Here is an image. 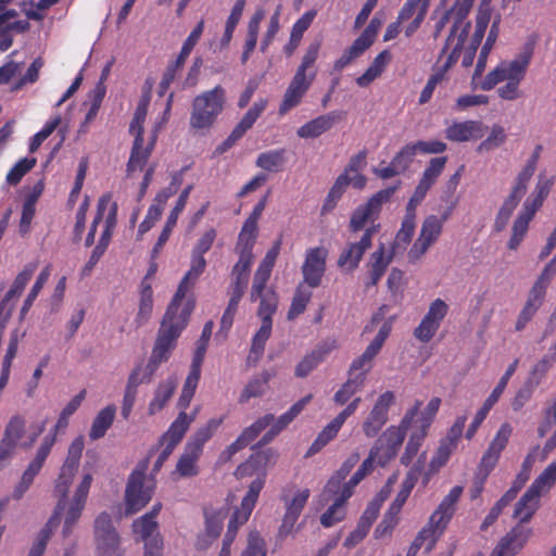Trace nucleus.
<instances>
[{
  "instance_id": "nucleus-24",
  "label": "nucleus",
  "mask_w": 556,
  "mask_h": 556,
  "mask_svg": "<svg viewBox=\"0 0 556 556\" xmlns=\"http://www.w3.org/2000/svg\"><path fill=\"white\" fill-rule=\"evenodd\" d=\"M193 186L192 185H189L187 186L182 191L181 193L179 194V198L176 202V205L174 206V208L172 210L169 216L167 217V220L165 223V226L152 250V256L155 257L159 252L161 251V249L163 248V245L166 243V241L168 240L169 236H170V232L173 230V228L176 226L177 224V219H178V216L179 214L184 211L186 204H187V201H188V198H189V194L192 190Z\"/></svg>"
},
{
  "instance_id": "nucleus-35",
  "label": "nucleus",
  "mask_w": 556,
  "mask_h": 556,
  "mask_svg": "<svg viewBox=\"0 0 556 556\" xmlns=\"http://www.w3.org/2000/svg\"><path fill=\"white\" fill-rule=\"evenodd\" d=\"M455 448L456 446L454 443H451V440H441L434 456L430 460L429 468L425 472V485L429 482L430 477L437 473L440 470V468H442L447 463L452 452Z\"/></svg>"
},
{
  "instance_id": "nucleus-40",
  "label": "nucleus",
  "mask_w": 556,
  "mask_h": 556,
  "mask_svg": "<svg viewBox=\"0 0 556 556\" xmlns=\"http://www.w3.org/2000/svg\"><path fill=\"white\" fill-rule=\"evenodd\" d=\"M491 20V8L490 7H479L476 26L473 35L470 39V43L468 46L469 50L477 51L481 41L484 37L485 30Z\"/></svg>"
},
{
  "instance_id": "nucleus-10",
  "label": "nucleus",
  "mask_w": 556,
  "mask_h": 556,
  "mask_svg": "<svg viewBox=\"0 0 556 556\" xmlns=\"http://www.w3.org/2000/svg\"><path fill=\"white\" fill-rule=\"evenodd\" d=\"M399 185L400 182L378 191L365 204L355 208L350 219V230L352 232L361 231L367 222L374 220L379 215L383 203H387L395 193Z\"/></svg>"
},
{
  "instance_id": "nucleus-47",
  "label": "nucleus",
  "mask_w": 556,
  "mask_h": 556,
  "mask_svg": "<svg viewBox=\"0 0 556 556\" xmlns=\"http://www.w3.org/2000/svg\"><path fill=\"white\" fill-rule=\"evenodd\" d=\"M265 483V476H258L256 479H254L250 485L247 495L242 498L241 502V509H243L242 518L244 519L245 516H250L256 501L258 498V495L264 486Z\"/></svg>"
},
{
  "instance_id": "nucleus-8",
  "label": "nucleus",
  "mask_w": 556,
  "mask_h": 556,
  "mask_svg": "<svg viewBox=\"0 0 556 556\" xmlns=\"http://www.w3.org/2000/svg\"><path fill=\"white\" fill-rule=\"evenodd\" d=\"M94 543L100 556H123L121 538L110 514L103 511L94 520Z\"/></svg>"
},
{
  "instance_id": "nucleus-12",
  "label": "nucleus",
  "mask_w": 556,
  "mask_h": 556,
  "mask_svg": "<svg viewBox=\"0 0 556 556\" xmlns=\"http://www.w3.org/2000/svg\"><path fill=\"white\" fill-rule=\"evenodd\" d=\"M448 214L450 212L445 213L441 219L435 215H429L425 218L420 235L408 252V257L412 261L420 258L437 241L442 231L443 222L447 219Z\"/></svg>"
},
{
  "instance_id": "nucleus-25",
  "label": "nucleus",
  "mask_w": 556,
  "mask_h": 556,
  "mask_svg": "<svg viewBox=\"0 0 556 556\" xmlns=\"http://www.w3.org/2000/svg\"><path fill=\"white\" fill-rule=\"evenodd\" d=\"M484 126L479 121L454 123L445 129V137L451 141L463 142L483 137Z\"/></svg>"
},
{
  "instance_id": "nucleus-52",
  "label": "nucleus",
  "mask_w": 556,
  "mask_h": 556,
  "mask_svg": "<svg viewBox=\"0 0 556 556\" xmlns=\"http://www.w3.org/2000/svg\"><path fill=\"white\" fill-rule=\"evenodd\" d=\"M275 420V416L273 414H266L260 419H257L253 425L245 428L242 433L238 437V439L247 446L250 442H252L265 428L270 426Z\"/></svg>"
},
{
  "instance_id": "nucleus-34",
  "label": "nucleus",
  "mask_w": 556,
  "mask_h": 556,
  "mask_svg": "<svg viewBox=\"0 0 556 556\" xmlns=\"http://www.w3.org/2000/svg\"><path fill=\"white\" fill-rule=\"evenodd\" d=\"M115 413V406L109 405L97 414L89 431V438L91 440H99L105 435L108 429L114 421Z\"/></svg>"
},
{
  "instance_id": "nucleus-50",
  "label": "nucleus",
  "mask_w": 556,
  "mask_h": 556,
  "mask_svg": "<svg viewBox=\"0 0 556 556\" xmlns=\"http://www.w3.org/2000/svg\"><path fill=\"white\" fill-rule=\"evenodd\" d=\"M214 323L212 320H207L203 327L200 339L197 341V348L194 351V355L192 358L191 367L201 369V365L204 359V355L207 350V345L213 332Z\"/></svg>"
},
{
  "instance_id": "nucleus-64",
  "label": "nucleus",
  "mask_w": 556,
  "mask_h": 556,
  "mask_svg": "<svg viewBox=\"0 0 556 556\" xmlns=\"http://www.w3.org/2000/svg\"><path fill=\"white\" fill-rule=\"evenodd\" d=\"M267 548L265 541L258 532H251L248 536V543L240 556H266Z\"/></svg>"
},
{
  "instance_id": "nucleus-36",
  "label": "nucleus",
  "mask_w": 556,
  "mask_h": 556,
  "mask_svg": "<svg viewBox=\"0 0 556 556\" xmlns=\"http://www.w3.org/2000/svg\"><path fill=\"white\" fill-rule=\"evenodd\" d=\"M153 308V291L149 283L143 280L141 282L140 301L135 323L137 328L142 327L151 317Z\"/></svg>"
},
{
  "instance_id": "nucleus-58",
  "label": "nucleus",
  "mask_w": 556,
  "mask_h": 556,
  "mask_svg": "<svg viewBox=\"0 0 556 556\" xmlns=\"http://www.w3.org/2000/svg\"><path fill=\"white\" fill-rule=\"evenodd\" d=\"M375 462L378 463L376 450L369 452L368 457L362 463L352 478L343 484L342 489H349V491L353 492V489L372 470Z\"/></svg>"
},
{
  "instance_id": "nucleus-55",
  "label": "nucleus",
  "mask_w": 556,
  "mask_h": 556,
  "mask_svg": "<svg viewBox=\"0 0 556 556\" xmlns=\"http://www.w3.org/2000/svg\"><path fill=\"white\" fill-rule=\"evenodd\" d=\"M162 363L163 362H161L157 358H154V356L150 355V358H149L147 365L136 366L129 376H135L138 386H140L142 383H149L152 381L153 376L155 375L156 370L159 369V367Z\"/></svg>"
},
{
  "instance_id": "nucleus-4",
  "label": "nucleus",
  "mask_w": 556,
  "mask_h": 556,
  "mask_svg": "<svg viewBox=\"0 0 556 556\" xmlns=\"http://www.w3.org/2000/svg\"><path fill=\"white\" fill-rule=\"evenodd\" d=\"M84 446V438L80 435L75 438L68 447L66 459L61 467V472L58 479L55 480L54 496L58 497V503L52 517L49 519V525H52L53 522L56 523L58 516H61V514L66 509L67 494L79 467Z\"/></svg>"
},
{
  "instance_id": "nucleus-15",
  "label": "nucleus",
  "mask_w": 556,
  "mask_h": 556,
  "mask_svg": "<svg viewBox=\"0 0 556 556\" xmlns=\"http://www.w3.org/2000/svg\"><path fill=\"white\" fill-rule=\"evenodd\" d=\"M91 482L92 476L90 473H86L76 488L73 498L71 502H67V510L65 513L64 526L62 530L64 536H68L72 533L74 526L80 518Z\"/></svg>"
},
{
  "instance_id": "nucleus-18",
  "label": "nucleus",
  "mask_w": 556,
  "mask_h": 556,
  "mask_svg": "<svg viewBox=\"0 0 556 556\" xmlns=\"http://www.w3.org/2000/svg\"><path fill=\"white\" fill-rule=\"evenodd\" d=\"M315 70H312L308 76H303L296 73L294 74L285 92L283 100L279 108V114H286L301 102L303 96L306 93L313 80L315 79Z\"/></svg>"
},
{
  "instance_id": "nucleus-14",
  "label": "nucleus",
  "mask_w": 556,
  "mask_h": 556,
  "mask_svg": "<svg viewBox=\"0 0 556 556\" xmlns=\"http://www.w3.org/2000/svg\"><path fill=\"white\" fill-rule=\"evenodd\" d=\"M395 396L392 391H386L375 402L371 410L364 420L362 428L367 438H374L388 421L389 408L394 404Z\"/></svg>"
},
{
  "instance_id": "nucleus-33",
  "label": "nucleus",
  "mask_w": 556,
  "mask_h": 556,
  "mask_svg": "<svg viewBox=\"0 0 556 556\" xmlns=\"http://www.w3.org/2000/svg\"><path fill=\"white\" fill-rule=\"evenodd\" d=\"M37 268L36 264H28L25 266V268L16 276V278L13 281V285L11 289L7 292L4 298L0 302V308H2L3 312H7L9 307L13 308V305L10 304V301L14 296H18L25 286L28 283L30 278L33 277L35 270Z\"/></svg>"
},
{
  "instance_id": "nucleus-16",
  "label": "nucleus",
  "mask_w": 556,
  "mask_h": 556,
  "mask_svg": "<svg viewBox=\"0 0 556 556\" xmlns=\"http://www.w3.org/2000/svg\"><path fill=\"white\" fill-rule=\"evenodd\" d=\"M54 445V437L46 435L37 450L35 458L29 463L28 467L24 471L20 484L16 486L14 491V497L21 498L23 494L28 490L30 484L33 483L35 477L39 473L40 469L43 466L48 455L51 452L52 446Z\"/></svg>"
},
{
  "instance_id": "nucleus-61",
  "label": "nucleus",
  "mask_w": 556,
  "mask_h": 556,
  "mask_svg": "<svg viewBox=\"0 0 556 556\" xmlns=\"http://www.w3.org/2000/svg\"><path fill=\"white\" fill-rule=\"evenodd\" d=\"M257 222L254 217H248L243 224V227L239 233L238 248H244L247 244L253 250L257 233Z\"/></svg>"
},
{
  "instance_id": "nucleus-54",
  "label": "nucleus",
  "mask_w": 556,
  "mask_h": 556,
  "mask_svg": "<svg viewBox=\"0 0 556 556\" xmlns=\"http://www.w3.org/2000/svg\"><path fill=\"white\" fill-rule=\"evenodd\" d=\"M556 482V460L552 462L541 475L532 482L530 488L538 491L541 496L543 492L549 490Z\"/></svg>"
},
{
  "instance_id": "nucleus-38",
  "label": "nucleus",
  "mask_w": 556,
  "mask_h": 556,
  "mask_svg": "<svg viewBox=\"0 0 556 556\" xmlns=\"http://www.w3.org/2000/svg\"><path fill=\"white\" fill-rule=\"evenodd\" d=\"M365 383V374L358 372L351 376L341 388L334 393L333 401L338 405H344L349 400L358 392Z\"/></svg>"
},
{
  "instance_id": "nucleus-6",
  "label": "nucleus",
  "mask_w": 556,
  "mask_h": 556,
  "mask_svg": "<svg viewBox=\"0 0 556 556\" xmlns=\"http://www.w3.org/2000/svg\"><path fill=\"white\" fill-rule=\"evenodd\" d=\"M157 447H152L144 460L138 464L137 468L130 473L125 491L126 513L135 514L142 509L152 498L153 484H146V470L149 460Z\"/></svg>"
},
{
  "instance_id": "nucleus-29",
  "label": "nucleus",
  "mask_w": 556,
  "mask_h": 556,
  "mask_svg": "<svg viewBox=\"0 0 556 556\" xmlns=\"http://www.w3.org/2000/svg\"><path fill=\"white\" fill-rule=\"evenodd\" d=\"M532 48L527 47L514 60L509 62H502L500 65L504 71L507 80L519 81L523 78L527 67L532 58Z\"/></svg>"
},
{
  "instance_id": "nucleus-5",
  "label": "nucleus",
  "mask_w": 556,
  "mask_h": 556,
  "mask_svg": "<svg viewBox=\"0 0 556 556\" xmlns=\"http://www.w3.org/2000/svg\"><path fill=\"white\" fill-rule=\"evenodd\" d=\"M542 149L543 148L541 144H538L534 148L531 156L527 161V164L525 165L522 170L517 175L515 185L511 188L509 195L504 200L495 217V231L501 232L506 228L513 212L519 204L521 198L525 195L528 182L535 173Z\"/></svg>"
},
{
  "instance_id": "nucleus-3",
  "label": "nucleus",
  "mask_w": 556,
  "mask_h": 556,
  "mask_svg": "<svg viewBox=\"0 0 556 556\" xmlns=\"http://www.w3.org/2000/svg\"><path fill=\"white\" fill-rule=\"evenodd\" d=\"M421 405V401H416L414 406L405 413L397 427H389L378 438L374 446L370 448V451L376 450L378 465L383 467L396 456L401 445L404 442L407 430L410 428L414 419L419 414Z\"/></svg>"
},
{
  "instance_id": "nucleus-37",
  "label": "nucleus",
  "mask_w": 556,
  "mask_h": 556,
  "mask_svg": "<svg viewBox=\"0 0 556 556\" xmlns=\"http://www.w3.org/2000/svg\"><path fill=\"white\" fill-rule=\"evenodd\" d=\"M343 420H340L338 416H336L324 429L318 433L316 440L312 443L308 448L307 454L313 455L318 453L324 446H326L330 441H332L339 430L341 429Z\"/></svg>"
},
{
  "instance_id": "nucleus-56",
  "label": "nucleus",
  "mask_w": 556,
  "mask_h": 556,
  "mask_svg": "<svg viewBox=\"0 0 556 556\" xmlns=\"http://www.w3.org/2000/svg\"><path fill=\"white\" fill-rule=\"evenodd\" d=\"M244 7H245V0H237L236 1L235 5L230 12V15L228 16L227 22H226L225 33L222 38L223 46H227L230 42V40L232 38V34L241 18Z\"/></svg>"
},
{
  "instance_id": "nucleus-59",
  "label": "nucleus",
  "mask_w": 556,
  "mask_h": 556,
  "mask_svg": "<svg viewBox=\"0 0 556 556\" xmlns=\"http://www.w3.org/2000/svg\"><path fill=\"white\" fill-rule=\"evenodd\" d=\"M531 222V218L527 217L526 215L519 213L517 218L514 222L513 229H511V237L508 241V248L510 250H516L519 244L521 243L523 237L526 236L529 227V223Z\"/></svg>"
},
{
  "instance_id": "nucleus-51",
  "label": "nucleus",
  "mask_w": 556,
  "mask_h": 556,
  "mask_svg": "<svg viewBox=\"0 0 556 556\" xmlns=\"http://www.w3.org/2000/svg\"><path fill=\"white\" fill-rule=\"evenodd\" d=\"M260 306L257 315L262 320H271V316L278 307V295L273 288H268L266 292L258 296Z\"/></svg>"
},
{
  "instance_id": "nucleus-9",
  "label": "nucleus",
  "mask_w": 556,
  "mask_h": 556,
  "mask_svg": "<svg viewBox=\"0 0 556 556\" xmlns=\"http://www.w3.org/2000/svg\"><path fill=\"white\" fill-rule=\"evenodd\" d=\"M194 416L195 413L188 415L185 412H180L168 430L162 435L160 445H164V447L153 465V473H156L161 470L163 464L167 460L176 445L184 438L191 422L194 420Z\"/></svg>"
},
{
  "instance_id": "nucleus-48",
  "label": "nucleus",
  "mask_w": 556,
  "mask_h": 556,
  "mask_svg": "<svg viewBox=\"0 0 556 556\" xmlns=\"http://www.w3.org/2000/svg\"><path fill=\"white\" fill-rule=\"evenodd\" d=\"M426 431L415 428L409 435L408 442L405 446V451L400 458V462L404 466H408L413 458L418 454L419 448L427 437Z\"/></svg>"
},
{
  "instance_id": "nucleus-20",
  "label": "nucleus",
  "mask_w": 556,
  "mask_h": 556,
  "mask_svg": "<svg viewBox=\"0 0 556 556\" xmlns=\"http://www.w3.org/2000/svg\"><path fill=\"white\" fill-rule=\"evenodd\" d=\"M327 252L323 248L311 249L302 267L304 282L311 288H316L321 282L326 269Z\"/></svg>"
},
{
  "instance_id": "nucleus-57",
  "label": "nucleus",
  "mask_w": 556,
  "mask_h": 556,
  "mask_svg": "<svg viewBox=\"0 0 556 556\" xmlns=\"http://www.w3.org/2000/svg\"><path fill=\"white\" fill-rule=\"evenodd\" d=\"M271 326L273 320H262L261 328L252 340L250 355H254L256 359L260 358L264 352L265 343L271 333Z\"/></svg>"
},
{
  "instance_id": "nucleus-23",
  "label": "nucleus",
  "mask_w": 556,
  "mask_h": 556,
  "mask_svg": "<svg viewBox=\"0 0 556 556\" xmlns=\"http://www.w3.org/2000/svg\"><path fill=\"white\" fill-rule=\"evenodd\" d=\"M343 117L344 113L341 111L329 112L307 122L298 129L296 134L301 138H316L332 128Z\"/></svg>"
},
{
  "instance_id": "nucleus-11",
  "label": "nucleus",
  "mask_w": 556,
  "mask_h": 556,
  "mask_svg": "<svg viewBox=\"0 0 556 556\" xmlns=\"http://www.w3.org/2000/svg\"><path fill=\"white\" fill-rule=\"evenodd\" d=\"M378 229L379 225L368 227L359 240L348 242L346 247L342 250L338 258V266L348 271L355 270L358 267L365 252L371 247L372 237L378 231Z\"/></svg>"
},
{
  "instance_id": "nucleus-53",
  "label": "nucleus",
  "mask_w": 556,
  "mask_h": 556,
  "mask_svg": "<svg viewBox=\"0 0 556 556\" xmlns=\"http://www.w3.org/2000/svg\"><path fill=\"white\" fill-rule=\"evenodd\" d=\"M275 420V416L273 414H266L260 419H257L253 425L245 428L242 433L238 437V439L247 446L250 442H252L265 428L270 426Z\"/></svg>"
},
{
  "instance_id": "nucleus-30",
  "label": "nucleus",
  "mask_w": 556,
  "mask_h": 556,
  "mask_svg": "<svg viewBox=\"0 0 556 556\" xmlns=\"http://www.w3.org/2000/svg\"><path fill=\"white\" fill-rule=\"evenodd\" d=\"M143 141H144V139L140 137V134L134 140V144L131 148L130 156H129V160L127 163V168H126V173H127L128 177L131 176V174L135 170L143 169L146 163L148 162V160L151 155L153 144H154V139L146 148L143 147Z\"/></svg>"
},
{
  "instance_id": "nucleus-26",
  "label": "nucleus",
  "mask_w": 556,
  "mask_h": 556,
  "mask_svg": "<svg viewBox=\"0 0 556 556\" xmlns=\"http://www.w3.org/2000/svg\"><path fill=\"white\" fill-rule=\"evenodd\" d=\"M513 427L508 422H504L498 429L496 435L490 443L486 452L481 458V465L486 466L489 468H494L496 465L502 451L508 443V440L511 435Z\"/></svg>"
},
{
  "instance_id": "nucleus-17",
  "label": "nucleus",
  "mask_w": 556,
  "mask_h": 556,
  "mask_svg": "<svg viewBox=\"0 0 556 556\" xmlns=\"http://www.w3.org/2000/svg\"><path fill=\"white\" fill-rule=\"evenodd\" d=\"M134 532L144 541V556H162L163 542L157 533V522L150 516L134 521Z\"/></svg>"
},
{
  "instance_id": "nucleus-21",
  "label": "nucleus",
  "mask_w": 556,
  "mask_h": 556,
  "mask_svg": "<svg viewBox=\"0 0 556 556\" xmlns=\"http://www.w3.org/2000/svg\"><path fill=\"white\" fill-rule=\"evenodd\" d=\"M205 267L206 261L203 257V255L192 252L190 269L181 279L177 288V291L174 294L170 302L181 305L182 300L193 289L197 280L199 279L200 275L204 271Z\"/></svg>"
},
{
  "instance_id": "nucleus-45",
  "label": "nucleus",
  "mask_w": 556,
  "mask_h": 556,
  "mask_svg": "<svg viewBox=\"0 0 556 556\" xmlns=\"http://www.w3.org/2000/svg\"><path fill=\"white\" fill-rule=\"evenodd\" d=\"M239 254V260L232 268V276L237 279L249 281L250 267L253 262V252L250 245L247 244L244 248L236 247Z\"/></svg>"
},
{
  "instance_id": "nucleus-1",
  "label": "nucleus",
  "mask_w": 556,
  "mask_h": 556,
  "mask_svg": "<svg viewBox=\"0 0 556 556\" xmlns=\"http://www.w3.org/2000/svg\"><path fill=\"white\" fill-rule=\"evenodd\" d=\"M173 302L166 308L162 318L151 355L159 361L166 363L173 351L176 349L177 340L189 323L194 303L188 300L184 307Z\"/></svg>"
},
{
  "instance_id": "nucleus-13",
  "label": "nucleus",
  "mask_w": 556,
  "mask_h": 556,
  "mask_svg": "<svg viewBox=\"0 0 556 556\" xmlns=\"http://www.w3.org/2000/svg\"><path fill=\"white\" fill-rule=\"evenodd\" d=\"M463 493V486H454L450 493L441 501L437 509L430 516L426 527L433 530V533L440 538L452 519L456 503Z\"/></svg>"
},
{
  "instance_id": "nucleus-46",
  "label": "nucleus",
  "mask_w": 556,
  "mask_h": 556,
  "mask_svg": "<svg viewBox=\"0 0 556 556\" xmlns=\"http://www.w3.org/2000/svg\"><path fill=\"white\" fill-rule=\"evenodd\" d=\"M265 483V476H258L256 479H254L250 485L247 495L242 498L241 502V509H243L242 518L244 519L245 516H250L256 501L258 498V495L264 486Z\"/></svg>"
},
{
  "instance_id": "nucleus-19",
  "label": "nucleus",
  "mask_w": 556,
  "mask_h": 556,
  "mask_svg": "<svg viewBox=\"0 0 556 556\" xmlns=\"http://www.w3.org/2000/svg\"><path fill=\"white\" fill-rule=\"evenodd\" d=\"M531 529L522 526L513 528L493 549L490 556H515L526 545L531 536Z\"/></svg>"
},
{
  "instance_id": "nucleus-27",
  "label": "nucleus",
  "mask_w": 556,
  "mask_h": 556,
  "mask_svg": "<svg viewBox=\"0 0 556 556\" xmlns=\"http://www.w3.org/2000/svg\"><path fill=\"white\" fill-rule=\"evenodd\" d=\"M177 378L170 376L157 384L154 391V396L148 407V413L150 416L155 415L165 407L166 403L173 396L177 388Z\"/></svg>"
},
{
  "instance_id": "nucleus-28",
  "label": "nucleus",
  "mask_w": 556,
  "mask_h": 556,
  "mask_svg": "<svg viewBox=\"0 0 556 556\" xmlns=\"http://www.w3.org/2000/svg\"><path fill=\"white\" fill-rule=\"evenodd\" d=\"M351 496L352 491H349V489H342L341 494L333 498V503L321 515L320 523L326 528H330L343 520L346 515L345 503Z\"/></svg>"
},
{
  "instance_id": "nucleus-31",
  "label": "nucleus",
  "mask_w": 556,
  "mask_h": 556,
  "mask_svg": "<svg viewBox=\"0 0 556 556\" xmlns=\"http://www.w3.org/2000/svg\"><path fill=\"white\" fill-rule=\"evenodd\" d=\"M540 497L538 491H533L529 488L516 503L514 517L518 518L521 523L528 522L539 507Z\"/></svg>"
},
{
  "instance_id": "nucleus-44",
  "label": "nucleus",
  "mask_w": 556,
  "mask_h": 556,
  "mask_svg": "<svg viewBox=\"0 0 556 556\" xmlns=\"http://www.w3.org/2000/svg\"><path fill=\"white\" fill-rule=\"evenodd\" d=\"M283 149L261 153L256 159V166L267 172H279L286 163Z\"/></svg>"
},
{
  "instance_id": "nucleus-62",
  "label": "nucleus",
  "mask_w": 556,
  "mask_h": 556,
  "mask_svg": "<svg viewBox=\"0 0 556 556\" xmlns=\"http://www.w3.org/2000/svg\"><path fill=\"white\" fill-rule=\"evenodd\" d=\"M36 159H22L20 160L8 173L7 182L9 185L15 186L17 185L24 175L30 172L36 165Z\"/></svg>"
},
{
  "instance_id": "nucleus-22",
  "label": "nucleus",
  "mask_w": 556,
  "mask_h": 556,
  "mask_svg": "<svg viewBox=\"0 0 556 556\" xmlns=\"http://www.w3.org/2000/svg\"><path fill=\"white\" fill-rule=\"evenodd\" d=\"M309 497V490L308 489H304L302 491H299L292 500H289L287 498L286 496L283 497V501H285V506H286V514L283 516V519H282V523L279 528V535L280 536H286L288 535L296 520L299 519L307 500Z\"/></svg>"
},
{
  "instance_id": "nucleus-60",
  "label": "nucleus",
  "mask_w": 556,
  "mask_h": 556,
  "mask_svg": "<svg viewBox=\"0 0 556 556\" xmlns=\"http://www.w3.org/2000/svg\"><path fill=\"white\" fill-rule=\"evenodd\" d=\"M312 296L311 291H305L302 288V285H300L294 293V296L292 299L289 312H288V319H294L296 316L302 314L307 303L309 302Z\"/></svg>"
},
{
  "instance_id": "nucleus-41",
  "label": "nucleus",
  "mask_w": 556,
  "mask_h": 556,
  "mask_svg": "<svg viewBox=\"0 0 556 556\" xmlns=\"http://www.w3.org/2000/svg\"><path fill=\"white\" fill-rule=\"evenodd\" d=\"M315 15V11H308L295 22L291 30L289 43L285 48L287 54H291L294 51V49L299 46L303 34L311 26Z\"/></svg>"
},
{
  "instance_id": "nucleus-63",
  "label": "nucleus",
  "mask_w": 556,
  "mask_h": 556,
  "mask_svg": "<svg viewBox=\"0 0 556 556\" xmlns=\"http://www.w3.org/2000/svg\"><path fill=\"white\" fill-rule=\"evenodd\" d=\"M506 141V134L501 125H493L490 136L478 146V152H489Z\"/></svg>"
},
{
  "instance_id": "nucleus-32",
  "label": "nucleus",
  "mask_w": 556,
  "mask_h": 556,
  "mask_svg": "<svg viewBox=\"0 0 556 556\" xmlns=\"http://www.w3.org/2000/svg\"><path fill=\"white\" fill-rule=\"evenodd\" d=\"M544 296L545 294L541 292L540 288H531L528 295V300L516 321L515 328L517 331L522 330L526 327V325L532 319L536 311L542 305Z\"/></svg>"
},
{
  "instance_id": "nucleus-42",
  "label": "nucleus",
  "mask_w": 556,
  "mask_h": 556,
  "mask_svg": "<svg viewBox=\"0 0 556 556\" xmlns=\"http://www.w3.org/2000/svg\"><path fill=\"white\" fill-rule=\"evenodd\" d=\"M498 33H500V18L495 20L492 23L490 31L486 37V40L481 48V51H480V54L478 58V62L476 65L475 74H473V79L477 76H480L482 74V72L484 71L488 55L491 52V50L498 37Z\"/></svg>"
},
{
  "instance_id": "nucleus-39",
  "label": "nucleus",
  "mask_w": 556,
  "mask_h": 556,
  "mask_svg": "<svg viewBox=\"0 0 556 556\" xmlns=\"http://www.w3.org/2000/svg\"><path fill=\"white\" fill-rule=\"evenodd\" d=\"M223 419H210L204 426L199 428L193 435L189 439L187 446L202 453L203 445L208 441L217 428L220 426Z\"/></svg>"
},
{
  "instance_id": "nucleus-7",
  "label": "nucleus",
  "mask_w": 556,
  "mask_h": 556,
  "mask_svg": "<svg viewBox=\"0 0 556 556\" xmlns=\"http://www.w3.org/2000/svg\"><path fill=\"white\" fill-rule=\"evenodd\" d=\"M472 2L473 0H456L451 10L455 13V22L445 41V46L442 49V53H445L447 49L452 48L445 64L446 67L455 64L459 58L462 48L471 27L470 22H465V18L472 7Z\"/></svg>"
},
{
  "instance_id": "nucleus-49",
  "label": "nucleus",
  "mask_w": 556,
  "mask_h": 556,
  "mask_svg": "<svg viewBox=\"0 0 556 556\" xmlns=\"http://www.w3.org/2000/svg\"><path fill=\"white\" fill-rule=\"evenodd\" d=\"M270 379V374L268 371H263L260 376L251 379L249 383L243 389L239 402L247 403L251 397L260 396L265 391V386Z\"/></svg>"
},
{
  "instance_id": "nucleus-2",
  "label": "nucleus",
  "mask_w": 556,
  "mask_h": 556,
  "mask_svg": "<svg viewBox=\"0 0 556 556\" xmlns=\"http://www.w3.org/2000/svg\"><path fill=\"white\" fill-rule=\"evenodd\" d=\"M225 103L226 90L220 85L198 94L191 104L190 128L195 131L212 128L224 111Z\"/></svg>"
},
{
  "instance_id": "nucleus-43",
  "label": "nucleus",
  "mask_w": 556,
  "mask_h": 556,
  "mask_svg": "<svg viewBox=\"0 0 556 556\" xmlns=\"http://www.w3.org/2000/svg\"><path fill=\"white\" fill-rule=\"evenodd\" d=\"M201 453L198 451H193V448L186 445L184 453L179 457L176 471L181 477H194L198 475L197 462L200 457Z\"/></svg>"
}]
</instances>
